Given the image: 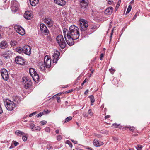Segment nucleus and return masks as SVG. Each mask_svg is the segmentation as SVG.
I'll list each match as a JSON object with an SVG mask.
<instances>
[{
    "instance_id": "09e8293b",
    "label": "nucleus",
    "mask_w": 150,
    "mask_h": 150,
    "mask_svg": "<svg viewBox=\"0 0 150 150\" xmlns=\"http://www.w3.org/2000/svg\"><path fill=\"white\" fill-rule=\"evenodd\" d=\"M89 92V90L88 89H87L84 93V95H86Z\"/></svg>"
},
{
    "instance_id": "a211bd4d",
    "label": "nucleus",
    "mask_w": 150,
    "mask_h": 150,
    "mask_svg": "<svg viewBox=\"0 0 150 150\" xmlns=\"http://www.w3.org/2000/svg\"><path fill=\"white\" fill-rule=\"evenodd\" d=\"M55 3L57 4L63 6L65 5L66 2L64 0H54Z\"/></svg>"
},
{
    "instance_id": "6ab92c4d",
    "label": "nucleus",
    "mask_w": 150,
    "mask_h": 150,
    "mask_svg": "<svg viewBox=\"0 0 150 150\" xmlns=\"http://www.w3.org/2000/svg\"><path fill=\"white\" fill-rule=\"evenodd\" d=\"M8 44L5 41H2L0 43V48L2 49H4L8 46Z\"/></svg>"
},
{
    "instance_id": "c9c22d12",
    "label": "nucleus",
    "mask_w": 150,
    "mask_h": 150,
    "mask_svg": "<svg viewBox=\"0 0 150 150\" xmlns=\"http://www.w3.org/2000/svg\"><path fill=\"white\" fill-rule=\"evenodd\" d=\"M119 126V124H117L116 123H114L112 124V126H113L115 128L118 127Z\"/></svg>"
},
{
    "instance_id": "c756f323",
    "label": "nucleus",
    "mask_w": 150,
    "mask_h": 150,
    "mask_svg": "<svg viewBox=\"0 0 150 150\" xmlns=\"http://www.w3.org/2000/svg\"><path fill=\"white\" fill-rule=\"evenodd\" d=\"M131 8H132L131 6L130 5H129L128 7V8L127 9V11L126 12V15L128 13L130 12V11L131 9Z\"/></svg>"
},
{
    "instance_id": "6e6552de",
    "label": "nucleus",
    "mask_w": 150,
    "mask_h": 150,
    "mask_svg": "<svg viewBox=\"0 0 150 150\" xmlns=\"http://www.w3.org/2000/svg\"><path fill=\"white\" fill-rule=\"evenodd\" d=\"M1 73L3 79L5 81H7L9 78L8 73L7 71L5 69L1 70Z\"/></svg>"
},
{
    "instance_id": "1a4fd4ad",
    "label": "nucleus",
    "mask_w": 150,
    "mask_h": 150,
    "mask_svg": "<svg viewBox=\"0 0 150 150\" xmlns=\"http://www.w3.org/2000/svg\"><path fill=\"white\" fill-rule=\"evenodd\" d=\"M40 28L42 32L44 33L45 35H48L49 31L47 27L44 24H41L40 25Z\"/></svg>"
},
{
    "instance_id": "13d9d810",
    "label": "nucleus",
    "mask_w": 150,
    "mask_h": 150,
    "mask_svg": "<svg viewBox=\"0 0 150 150\" xmlns=\"http://www.w3.org/2000/svg\"><path fill=\"white\" fill-rule=\"evenodd\" d=\"M2 28V26L0 25V31L1 30Z\"/></svg>"
},
{
    "instance_id": "a878e982",
    "label": "nucleus",
    "mask_w": 150,
    "mask_h": 150,
    "mask_svg": "<svg viewBox=\"0 0 150 150\" xmlns=\"http://www.w3.org/2000/svg\"><path fill=\"white\" fill-rule=\"evenodd\" d=\"M72 119V117L71 116H69L65 119L64 121H63V124L66 123L70 120Z\"/></svg>"
},
{
    "instance_id": "bf43d9fd",
    "label": "nucleus",
    "mask_w": 150,
    "mask_h": 150,
    "mask_svg": "<svg viewBox=\"0 0 150 150\" xmlns=\"http://www.w3.org/2000/svg\"><path fill=\"white\" fill-rule=\"evenodd\" d=\"M112 32H113V30H112V33L111 34V35H110V37L111 38L112 35Z\"/></svg>"
},
{
    "instance_id": "ea45409f",
    "label": "nucleus",
    "mask_w": 150,
    "mask_h": 150,
    "mask_svg": "<svg viewBox=\"0 0 150 150\" xmlns=\"http://www.w3.org/2000/svg\"><path fill=\"white\" fill-rule=\"evenodd\" d=\"M62 138V137L61 135H58L57 136V139L58 141L60 140Z\"/></svg>"
},
{
    "instance_id": "2f4dec72",
    "label": "nucleus",
    "mask_w": 150,
    "mask_h": 150,
    "mask_svg": "<svg viewBox=\"0 0 150 150\" xmlns=\"http://www.w3.org/2000/svg\"><path fill=\"white\" fill-rule=\"evenodd\" d=\"M41 128L39 126H37L35 127L34 129H33V131L35 130H38L40 131V130Z\"/></svg>"
},
{
    "instance_id": "b1692460",
    "label": "nucleus",
    "mask_w": 150,
    "mask_h": 150,
    "mask_svg": "<svg viewBox=\"0 0 150 150\" xmlns=\"http://www.w3.org/2000/svg\"><path fill=\"white\" fill-rule=\"evenodd\" d=\"M93 143L94 145L96 147H99L101 145L99 143V141L96 139H95L93 140Z\"/></svg>"
},
{
    "instance_id": "412c9836",
    "label": "nucleus",
    "mask_w": 150,
    "mask_h": 150,
    "mask_svg": "<svg viewBox=\"0 0 150 150\" xmlns=\"http://www.w3.org/2000/svg\"><path fill=\"white\" fill-rule=\"evenodd\" d=\"M113 8L112 7H109L105 11V13L106 14L110 15L112 12Z\"/></svg>"
},
{
    "instance_id": "0e129e2a",
    "label": "nucleus",
    "mask_w": 150,
    "mask_h": 150,
    "mask_svg": "<svg viewBox=\"0 0 150 150\" xmlns=\"http://www.w3.org/2000/svg\"><path fill=\"white\" fill-rule=\"evenodd\" d=\"M13 148V147H12V146H10V149H11V148Z\"/></svg>"
},
{
    "instance_id": "f3484780",
    "label": "nucleus",
    "mask_w": 150,
    "mask_h": 150,
    "mask_svg": "<svg viewBox=\"0 0 150 150\" xmlns=\"http://www.w3.org/2000/svg\"><path fill=\"white\" fill-rule=\"evenodd\" d=\"M24 17L26 19H30L32 18L31 14L29 11H27L24 14Z\"/></svg>"
},
{
    "instance_id": "a18cd8bd",
    "label": "nucleus",
    "mask_w": 150,
    "mask_h": 150,
    "mask_svg": "<svg viewBox=\"0 0 150 150\" xmlns=\"http://www.w3.org/2000/svg\"><path fill=\"white\" fill-rule=\"evenodd\" d=\"M14 142V144L15 146H16L17 145H18L19 144V143L18 142L16 141H13Z\"/></svg>"
},
{
    "instance_id": "8fccbe9b",
    "label": "nucleus",
    "mask_w": 150,
    "mask_h": 150,
    "mask_svg": "<svg viewBox=\"0 0 150 150\" xmlns=\"http://www.w3.org/2000/svg\"><path fill=\"white\" fill-rule=\"evenodd\" d=\"M104 56V54H103L102 53L100 55V60H102V58Z\"/></svg>"
},
{
    "instance_id": "dca6fc26",
    "label": "nucleus",
    "mask_w": 150,
    "mask_h": 150,
    "mask_svg": "<svg viewBox=\"0 0 150 150\" xmlns=\"http://www.w3.org/2000/svg\"><path fill=\"white\" fill-rule=\"evenodd\" d=\"M15 134L19 136H22V139L24 141L27 140V137L25 135V134L23 132H15Z\"/></svg>"
},
{
    "instance_id": "5701e85b",
    "label": "nucleus",
    "mask_w": 150,
    "mask_h": 150,
    "mask_svg": "<svg viewBox=\"0 0 150 150\" xmlns=\"http://www.w3.org/2000/svg\"><path fill=\"white\" fill-rule=\"evenodd\" d=\"M30 4L33 6H35L39 2V0H29Z\"/></svg>"
},
{
    "instance_id": "6e6d98bb",
    "label": "nucleus",
    "mask_w": 150,
    "mask_h": 150,
    "mask_svg": "<svg viewBox=\"0 0 150 150\" xmlns=\"http://www.w3.org/2000/svg\"><path fill=\"white\" fill-rule=\"evenodd\" d=\"M117 82V80H116V79H114L113 81H112V82L113 83H114V82Z\"/></svg>"
},
{
    "instance_id": "de8ad7c7",
    "label": "nucleus",
    "mask_w": 150,
    "mask_h": 150,
    "mask_svg": "<svg viewBox=\"0 0 150 150\" xmlns=\"http://www.w3.org/2000/svg\"><path fill=\"white\" fill-rule=\"evenodd\" d=\"M71 141L75 144H77L78 142L77 141H74L73 140H71Z\"/></svg>"
},
{
    "instance_id": "9d476101",
    "label": "nucleus",
    "mask_w": 150,
    "mask_h": 150,
    "mask_svg": "<svg viewBox=\"0 0 150 150\" xmlns=\"http://www.w3.org/2000/svg\"><path fill=\"white\" fill-rule=\"evenodd\" d=\"M51 60L48 56H46L44 58V64L46 66V68H49L51 64Z\"/></svg>"
},
{
    "instance_id": "cd10ccee",
    "label": "nucleus",
    "mask_w": 150,
    "mask_h": 150,
    "mask_svg": "<svg viewBox=\"0 0 150 150\" xmlns=\"http://www.w3.org/2000/svg\"><path fill=\"white\" fill-rule=\"evenodd\" d=\"M89 98L90 99L91 105H93V103L95 102V99L94 96L93 95H91L89 96Z\"/></svg>"
},
{
    "instance_id": "ddd939ff",
    "label": "nucleus",
    "mask_w": 150,
    "mask_h": 150,
    "mask_svg": "<svg viewBox=\"0 0 150 150\" xmlns=\"http://www.w3.org/2000/svg\"><path fill=\"white\" fill-rule=\"evenodd\" d=\"M23 52L25 54L29 55L31 54V48L30 47L27 45L23 47Z\"/></svg>"
},
{
    "instance_id": "f03ea898",
    "label": "nucleus",
    "mask_w": 150,
    "mask_h": 150,
    "mask_svg": "<svg viewBox=\"0 0 150 150\" xmlns=\"http://www.w3.org/2000/svg\"><path fill=\"white\" fill-rule=\"evenodd\" d=\"M4 104L7 109L9 111L13 110L16 107L15 103L8 99L4 102Z\"/></svg>"
},
{
    "instance_id": "2eb2a0df",
    "label": "nucleus",
    "mask_w": 150,
    "mask_h": 150,
    "mask_svg": "<svg viewBox=\"0 0 150 150\" xmlns=\"http://www.w3.org/2000/svg\"><path fill=\"white\" fill-rule=\"evenodd\" d=\"M44 22L48 24L49 27L52 26L53 25V22L50 18H46L44 20Z\"/></svg>"
},
{
    "instance_id": "c03bdc74",
    "label": "nucleus",
    "mask_w": 150,
    "mask_h": 150,
    "mask_svg": "<svg viewBox=\"0 0 150 150\" xmlns=\"http://www.w3.org/2000/svg\"><path fill=\"white\" fill-rule=\"evenodd\" d=\"M94 135L96 137H97L98 138H100L102 137V136H101V135L99 134H97L96 133H95Z\"/></svg>"
},
{
    "instance_id": "423d86ee",
    "label": "nucleus",
    "mask_w": 150,
    "mask_h": 150,
    "mask_svg": "<svg viewBox=\"0 0 150 150\" xmlns=\"http://www.w3.org/2000/svg\"><path fill=\"white\" fill-rule=\"evenodd\" d=\"M14 29L20 35H23L25 33V30L21 27L18 25L14 26Z\"/></svg>"
},
{
    "instance_id": "680f3d73",
    "label": "nucleus",
    "mask_w": 150,
    "mask_h": 150,
    "mask_svg": "<svg viewBox=\"0 0 150 150\" xmlns=\"http://www.w3.org/2000/svg\"><path fill=\"white\" fill-rule=\"evenodd\" d=\"M129 150H134V149H133L131 148V149H129Z\"/></svg>"
},
{
    "instance_id": "4d7b16f0",
    "label": "nucleus",
    "mask_w": 150,
    "mask_h": 150,
    "mask_svg": "<svg viewBox=\"0 0 150 150\" xmlns=\"http://www.w3.org/2000/svg\"><path fill=\"white\" fill-rule=\"evenodd\" d=\"M137 17V14H136L133 18V19H135Z\"/></svg>"
},
{
    "instance_id": "f704fd0d",
    "label": "nucleus",
    "mask_w": 150,
    "mask_h": 150,
    "mask_svg": "<svg viewBox=\"0 0 150 150\" xmlns=\"http://www.w3.org/2000/svg\"><path fill=\"white\" fill-rule=\"evenodd\" d=\"M128 128H129V130L130 131H135V128L134 127H128Z\"/></svg>"
},
{
    "instance_id": "4468645a",
    "label": "nucleus",
    "mask_w": 150,
    "mask_h": 150,
    "mask_svg": "<svg viewBox=\"0 0 150 150\" xmlns=\"http://www.w3.org/2000/svg\"><path fill=\"white\" fill-rule=\"evenodd\" d=\"M60 55V53L58 52H56V53L54 54L52 56L53 62V63H57L58 60V58Z\"/></svg>"
},
{
    "instance_id": "c85d7f7f",
    "label": "nucleus",
    "mask_w": 150,
    "mask_h": 150,
    "mask_svg": "<svg viewBox=\"0 0 150 150\" xmlns=\"http://www.w3.org/2000/svg\"><path fill=\"white\" fill-rule=\"evenodd\" d=\"M10 44L11 46L13 47L16 45L17 42L15 40H12L11 41Z\"/></svg>"
},
{
    "instance_id": "58836bf2",
    "label": "nucleus",
    "mask_w": 150,
    "mask_h": 150,
    "mask_svg": "<svg viewBox=\"0 0 150 150\" xmlns=\"http://www.w3.org/2000/svg\"><path fill=\"white\" fill-rule=\"evenodd\" d=\"M40 122L41 123V125H43L46 124L47 123V122L46 121L43 120L42 121H41Z\"/></svg>"
},
{
    "instance_id": "864d4df0",
    "label": "nucleus",
    "mask_w": 150,
    "mask_h": 150,
    "mask_svg": "<svg viewBox=\"0 0 150 150\" xmlns=\"http://www.w3.org/2000/svg\"><path fill=\"white\" fill-rule=\"evenodd\" d=\"M94 70H93H93L92 71H91V74H90V76H89V77H90L91 76V74H92L93 73V72H94Z\"/></svg>"
},
{
    "instance_id": "338daca9",
    "label": "nucleus",
    "mask_w": 150,
    "mask_h": 150,
    "mask_svg": "<svg viewBox=\"0 0 150 150\" xmlns=\"http://www.w3.org/2000/svg\"><path fill=\"white\" fill-rule=\"evenodd\" d=\"M46 112H49L48 111V110H47L46 111Z\"/></svg>"
},
{
    "instance_id": "4c0bfd02",
    "label": "nucleus",
    "mask_w": 150,
    "mask_h": 150,
    "mask_svg": "<svg viewBox=\"0 0 150 150\" xmlns=\"http://www.w3.org/2000/svg\"><path fill=\"white\" fill-rule=\"evenodd\" d=\"M136 148L137 150H142V146L141 145H138Z\"/></svg>"
},
{
    "instance_id": "72a5a7b5",
    "label": "nucleus",
    "mask_w": 150,
    "mask_h": 150,
    "mask_svg": "<svg viewBox=\"0 0 150 150\" xmlns=\"http://www.w3.org/2000/svg\"><path fill=\"white\" fill-rule=\"evenodd\" d=\"M44 114L43 112H41L36 115L37 117H39L42 116Z\"/></svg>"
},
{
    "instance_id": "5fc2aeb1",
    "label": "nucleus",
    "mask_w": 150,
    "mask_h": 150,
    "mask_svg": "<svg viewBox=\"0 0 150 150\" xmlns=\"http://www.w3.org/2000/svg\"><path fill=\"white\" fill-rule=\"evenodd\" d=\"M86 149H88V150H93L91 148L89 147H87Z\"/></svg>"
},
{
    "instance_id": "bb28decb",
    "label": "nucleus",
    "mask_w": 150,
    "mask_h": 150,
    "mask_svg": "<svg viewBox=\"0 0 150 150\" xmlns=\"http://www.w3.org/2000/svg\"><path fill=\"white\" fill-rule=\"evenodd\" d=\"M16 50L19 53H21L23 52V47L22 48L21 47H17L16 48Z\"/></svg>"
},
{
    "instance_id": "69168bd1",
    "label": "nucleus",
    "mask_w": 150,
    "mask_h": 150,
    "mask_svg": "<svg viewBox=\"0 0 150 150\" xmlns=\"http://www.w3.org/2000/svg\"><path fill=\"white\" fill-rule=\"evenodd\" d=\"M62 93H58L57 94V95H61V94Z\"/></svg>"
},
{
    "instance_id": "39448f33",
    "label": "nucleus",
    "mask_w": 150,
    "mask_h": 150,
    "mask_svg": "<svg viewBox=\"0 0 150 150\" xmlns=\"http://www.w3.org/2000/svg\"><path fill=\"white\" fill-rule=\"evenodd\" d=\"M29 72L34 81H37L39 79L38 75L34 69L33 68H30L29 69Z\"/></svg>"
},
{
    "instance_id": "e2e57ef3",
    "label": "nucleus",
    "mask_w": 150,
    "mask_h": 150,
    "mask_svg": "<svg viewBox=\"0 0 150 150\" xmlns=\"http://www.w3.org/2000/svg\"><path fill=\"white\" fill-rule=\"evenodd\" d=\"M108 1L109 2H110V3H111V0H108Z\"/></svg>"
},
{
    "instance_id": "9b49d317",
    "label": "nucleus",
    "mask_w": 150,
    "mask_h": 150,
    "mask_svg": "<svg viewBox=\"0 0 150 150\" xmlns=\"http://www.w3.org/2000/svg\"><path fill=\"white\" fill-rule=\"evenodd\" d=\"M16 62L19 64L23 65L25 64L24 59L23 58L20 56H17L15 59Z\"/></svg>"
},
{
    "instance_id": "4be33fe9",
    "label": "nucleus",
    "mask_w": 150,
    "mask_h": 150,
    "mask_svg": "<svg viewBox=\"0 0 150 150\" xmlns=\"http://www.w3.org/2000/svg\"><path fill=\"white\" fill-rule=\"evenodd\" d=\"M32 83L30 81L25 82L24 83V88L25 89H27L30 87L31 86Z\"/></svg>"
},
{
    "instance_id": "473e14b6",
    "label": "nucleus",
    "mask_w": 150,
    "mask_h": 150,
    "mask_svg": "<svg viewBox=\"0 0 150 150\" xmlns=\"http://www.w3.org/2000/svg\"><path fill=\"white\" fill-rule=\"evenodd\" d=\"M30 127L32 131L33 130V129H34L35 128V125L33 123H31L30 124Z\"/></svg>"
},
{
    "instance_id": "3c124183",
    "label": "nucleus",
    "mask_w": 150,
    "mask_h": 150,
    "mask_svg": "<svg viewBox=\"0 0 150 150\" xmlns=\"http://www.w3.org/2000/svg\"><path fill=\"white\" fill-rule=\"evenodd\" d=\"M110 117V115H106L105 117V119H107L108 118H109Z\"/></svg>"
},
{
    "instance_id": "20e7f679",
    "label": "nucleus",
    "mask_w": 150,
    "mask_h": 150,
    "mask_svg": "<svg viewBox=\"0 0 150 150\" xmlns=\"http://www.w3.org/2000/svg\"><path fill=\"white\" fill-rule=\"evenodd\" d=\"M57 41L60 47L62 49L65 47L66 44L62 35H60L57 36Z\"/></svg>"
},
{
    "instance_id": "7c9ffc66",
    "label": "nucleus",
    "mask_w": 150,
    "mask_h": 150,
    "mask_svg": "<svg viewBox=\"0 0 150 150\" xmlns=\"http://www.w3.org/2000/svg\"><path fill=\"white\" fill-rule=\"evenodd\" d=\"M66 143L69 145L70 147L72 148L73 146L72 143L69 140H67L66 142Z\"/></svg>"
},
{
    "instance_id": "f8f14e48",
    "label": "nucleus",
    "mask_w": 150,
    "mask_h": 150,
    "mask_svg": "<svg viewBox=\"0 0 150 150\" xmlns=\"http://www.w3.org/2000/svg\"><path fill=\"white\" fill-rule=\"evenodd\" d=\"M88 0H79V2L82 8L86 10L88 6Z\"/></svg>"
},
{
    "instance_id": "f257e3e1",
    "label": "nucleus",
    "mask_w": 150,
    "mask_h": 150,
    "mask_svg": "<svg viewBox=\"0 0 150 150\" xmlns=\"http://www.w3.org/2000/svg\"><path fill=\"white\" fill-rule=\"evenodd\" d=\"M69 31L67 29L63 30V33L67 43L69 46L74 44V40L78 39L79 36L78 28L74 25L70 26Z\"/></svg>"
},
{
    "instance_id": "49530a36",
    "label": "nucleus",
    "mask_w": 150,
    "mask_h": 150,
    "mask_svg": "<svg viewBox=\"0 0 150 150\" xmlns=\"http://www.w3.org/2000/svg\"><path fill=\"white\" fill-rule=\"evenodd\" d=\"M57 102L58 103L60 102V97H57Z\"/></svg>"
},
{
    "instance_id": "37998d69",
    "label": "nucleus",
    "mask_w": 150,
    "mask_h": 150,
    "mask_svg": "<svg viewBox=\"0 0 150 150\" xmlns=\"http://www.w3.org/2000/svg\"><path fill=\"white\" fill-rule=\"evenodd\" d=\"M47 148L48 149L50 150V149H51L52 148V146L50 145V144H48L47 145Z\"/></svg>"
},
{
    "instance_id": "052dcab7",
    "label": "nucleus",
    "mask_w": 150,
    "mask_h": 150,
    "mask_svg": "<svg viewBox=\"0 0 150 150\" xmlns=\"http://www.w3.org/2000/svg\"><path fill=\"white\" fill-rule=\"evenodd\" d=\"M4 57L5 58H8L9 57L8 56H4Z\"/></svg>"
},
{
    "instance_id": "79ce46f5",
    "label": "nucleus",
    "mask_w": 150,
    "mask_h": 150,
    "mask_svg": "<svg viewBox=\"0 0 150 150\" xmlns=\"http://www.w3.org/2000/svg\"><path fill=\"white\" fill-rule=\"evenodd\" d=\"M36 113H37V112L35 111V112H33V113H31V114H30L29 115V116L30 117H31L32 116H33L35 115Z\"/></svg>"
},
{
    "instance_id": "774afa93",
    "label": "nucleus",
    "mask_w": 150,
    "mask_h": 150,
    "mask_svg": "<svg viewBox=\"0 0 150 150\" xmlns=\"http://www.w3.org/2000/svg\"><path fill=\"white\" fill-rule=\"evenodd\" d=\"M16 99H19V98L18 97H17V98H16Z\"/></svg>"
},
{
    "instance_id": "e433bc0d",
    "label": "nucleus",
    "mask_w": 150,
    "mask_h": 150,
    "mask_svg": "<svg viewBox=\"0 0 150 150\" xmlns=\"http://www.w3.org/2000/svg\"><path fill=\"white\" fill-rule=\"evenodd\" d=\"M109 71L110 72L112 73V74H113L114 72L115 71V70L113 69H112V68L109 69Z\"/></svg>"
},
{
    "instance_id": "0eeeda50",
    "label": "nucleus",
    "mask_w": 150,
    "mask_h": 150,
    "mask_svg": "<svg viewBox=\"0 0 150 150\" xmlns=\"http://www.w3.org/2000/svg\"><path fill=\"white\" fill-rule=\"evenodd\" d=\"M11 10L15 12H16L18 9V3L16 1H11Z\"/></svg>"
},
{
    "instance_id": "aec40b11",
    "label": "nucleus",
    "mask_w": 150,
    "mask_h": 150,
    "mask_svg": "<svg viewBox=\"0 0 150 150\" xmlns=\"http://www.w3.org/2000/svg\"><path fill=\"white\" fill-rule=\"evenodd\" d=\"M38 67L42 71H43L45 69L46 66L42 62H39L38 64Z\"/></svg>"
},
{
    "instance_id": "603ef678",
    "label": "nucleus",
    "mask_w": 150,
    "mask_h": 150,
    "mask_svg": "<svg viewBox=\"0 0 150 150\" xmlns=\"http://www.w3.org/2000/svg\"><path fill=\"white\" fill-rule=\"evenodd\" d=\"M86 78L85 79V80L82 83L81 85L82 86L84 84V83H86Z\"/></svg>"
},
{
    "instance_id": "a19ab883",
    "label": "nucleus",
    "mask_w": 150,
    "mask_h": 150,
    "mask_svg": "<svg viewBox=\"0 0 150 150\" xmlns=\"http://www.w3.org/2000/svg\"><path fill=\"white\" fill-rule=\"evenodd\" d=\"M88 113L90 116H92L93 114V113L92 112L91 109H89L88 110Z\"/></svg>"
},
{
    "instance_id": "7ed1b4c3",
    "label": "nucleus",
    "mask_w": 150,
    "mask_h": 150,
    "mask_svg": "<svg viewBox=\"0 0 150 150\" xmlns=\"http://www.w3.org/2000/svg\"><path fill=\"white\" fill-rule=\"evenodd\" d=\"M80 29L82 32V34H83V32L87 29L88 26V24L87 21L83 19H81L79 21Z\"/></svg>"
},
{
    "instance_id": "393cba45",
    "label": "nucleus",
    "mask_w": 150,
    "mask_h": 150,
    "mask_svg": "<svg viewBox=\"0 0 150 150\" xmlns=\"http://www.w3.org/2000/svg\"><path fill=\"white\" fill-rule=\"evenodd\" d=\"M97 26L95 25H92V27L90 28L91 32L90 33H91L93 32L97 29Z\"/></svg>"
}]
</instances>
